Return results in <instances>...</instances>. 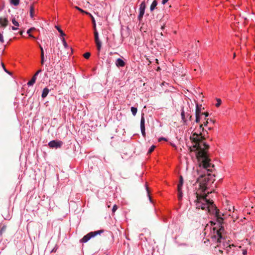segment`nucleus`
<instances>
[{"label":"nucleus","instance_id":"nucleus-48","mask_svg":"<svg viewBox=\"0 0 255 255\" xmlns=\"http://www.w3.org/2000/svg\"><path fill=\"white\" fill-rule=\"evenodd\" d=\"M247 254V251L245 250V251H243V255H246Z\"/></svg>","mask_w":255,"mask_h":255},{"label":"nucleus","instance_id":"nucleus-26","mask_svg":"<svg viewBox=\"0 0 255 255\" xmlns=\"http://www.w3.org/2000/svg\"><path fill=\"white\" fill-rule=\"evenodd\" d=\"M12 21V23H13V25H14L15 26H19V23L17 21H16L15 20V18H13L11 20Z\"/></svg>","mask_w":255,"mask_h":255},{"label":"nucleus","instance_id":"nucleus-4","mask_svg":"<svg viewBox=\"0 0 255 255\" xmlns=\"http://www.w3.org/2000/svg\"><path fill=\"white\" fill-rule=\"evenodd\" d=\"M199 133L194 132L192 133V135L190 137V139L192 141V142L194 143L193 146L189 147L190 151H194L198 149V147H199Z\"/></svg>","mask_w":255,"mask_h":255},{"label":"nucleus","instance_id":"nucleus-3","mask_svg":"<svg viewBox=\"0 0 255 255\" xmlns=\"http://www.w3.org/2000/svg\"><path fill=\"white\" fill-rule=\"evenodd\" d=\"M210 174H208L207 175H201L200 177L198 178L197 182L199 183V190L201 193H204L207 189V183L210 180Z\"/></svg>","mask_w":255,"mask_h":255},{"label":"nucleus","instance_id":"nucleus-29","mask_svg":"<svg viewBox=\"0 0 255 255\" xmlns=\"http://www.w3.org/2000/svg\"><path fill=\"white\" fill-rule=\"evenodd\" d=\"M196 116V120L195 122L197 123H199L200 121V115H198L197 114L195 115Z\"/></svg>","mask_w":255,"mask_h":255},{"label":"nucleus","instance_id":"nucleus-14","mask_svg":"<svg viewBox=\"0 0 255 255\" xmlns=\"http://www.w3.org/2000/svg\"><path fill=\"white\" fill-rule=\"evenodd\" d=\"M144 114H142L141 120H140V128H145V125H144Z\"/></svg>","mask_w":255,"mask_h":255},{"label":"nucleus","instance_id":"nucleus-47","mask_svg":"<svg viewBox=\"0 0 255 255\" xmlns=\"http://www.w3.org/2000/svg\"><path fill=\"white\" fill-rule=\"evenodd\" d=\"M162 140H166V139L165 138L162 137V138H160L159 139V141H161Z\"/></svg>","mask_w":255,"mask_h":255},{"label":"nucleus","instance_id":"nucleus-5","mask_svg":"<svg viewBox=\"0 0 255 255\" xmlns=\"http://www.w3.org/2000/svg\"><path fill=\"white\" fill-rule=\"evenodd\" d=\"M225 223L223 221V223L222 224H219V230H217L216 231V235H214L212 236V238L213 239H216L217 238V243H220L221 242V239L222 238V233L224 231V227L223 226V224H224Z\"/></svg>","mask_w":255,"mask_h":255},{"label":"nucleus","instance_id":"nucleus-16","mask_svg":"<svg viewBox=\"0 0 255 255\" xmlns=\"http://www.w3.org/2000/svg\"><path fill=\"white\" fill-rule=\"evenodd\" d=\"M202 113H201V108L199 106L198 104L196 105L195 115L197 114L198 115H201Z\"/></svg>","mask_w":255,"mask_h":255},{"label":"nucleus","instance_id":"nucleus-21","mask_svg":"<svg viewBox=\"0 0 255 255\" xmlns=\"http://www.w3.org/2000/svg\"><path fill=\"white\" fill-rule=\"evenodd\" d=\"M137 108H135V107H132L131 108V112H132V114L133 116H135L137 113Z\"/></svg>","mask_w":255,"mask_h":255},{"label":"nucleus","instance_id":"nucleus-41","mask_svg":"<svg viewBox=\"0 0 255 255\" xmlns=\"http://www.w3.org/2000/svg\"><path fill=\"white\" fill-rule=\"evenodd\" d=\"M202 115H205V116L206 117H207L208 116H209V113L208 112H205V113H202L201 114Z\"/></svg>","mask_w":255,"mask_h":255},{"label":"nucleus","instance_id":"nucleus-53","mask_svg":"<svg viewBox=\"0 0 255 255\" xmlns=\"http://www.w3.org/2000/svg\"><path fill=\"white\" fill-rule=\"evenodd\" d=\"M202 131L203 132H204V131H206V130H205V129H204V128H202Z\"/></svg>","mask_w":255,"mask_h":255},{"label":"nucleus","instance_id":"nucleus-57","mask_svg":"<svg viewBox=\"0 0 255 255\" xmlns=\"http://www.w3.org/2000/svg\"><path fill=\"white\" fill-rule=\"evenodd\" d=\"M160 70V67H158L157 70L158 71V70Z\"/></svg>","mask_w":255,"mask_h":255},{"label":"nucleus","instance_id":"nucleus-61","mask_svg":"<svg viewBox=\"0 0 255 255\" xmlns=\"http://www.w3.org/2000/svg\"><path fill=\"white\" fill-rule=\"evenodd\" d=\"M20 34L21 35H22V31H21V32H20Z\"/></svg>","mask_w":255,"mask_h":255},{"label":"nucleus","instance_id":"nucleus-20","mask_svg":"<svg viewBox=\"0 0 255 255\" xmlns=\"http://www.w3.org/2000/svg\"><path fill=\"white\" fill-rule=\"evenodd\" d=\"M55 27L57 29L59 32L61 36H63L65 35V34L63 33V31L59 28L58 26L55 25Z\"/></svg>","mask_w":255,"mask_h":255},{"label":"nucleus","instance_id":"nucleus-22","mask_svg":"<svg viewBox=\"0 0 255 255\" xmlns=\"http://www.w3.org/2000/svg\"><path fill=\"white\" fill-rule=\"evenodd\" d=\"M10 2L11 4L16 6L19 4V0H11Z\"/></svg>","mask_w":255,"mask_h":255},{"label":"nucleus","instance_id":"nucleus-45","mask_svg":"<svg viewBox=\"0 0 255 255\" xmlns=\"http://www.w3.org/2000/svg\"><path fill=\"white\" fill-rule=\"evenodd\" d=\"M168 1V0H162V3L163 4H165L167 1Z\"/></svg>","mask_w":255,"mask_h":255},{"label":"nucleus","instance_id":"nucleus-13","mask_svg":"<svg viewBox=\"0 0 255 255\" xmlns=\"http://www.w3.org/2000/svg\"><path fill=\"white\" fill-rule=\"evenodd\" d=\"M157 5V1L156 0H153L150 6V10L152 11L156 7Z\"/></svg>","mask_w":255,"mask_h":255},{"label":"nucleus","instance_id":"nucleus-8","mask_svg":"<svg viewBox=\"0 0 255 255\" xmlns=\"http://www.w3.org/2000/svg\"><path fill=\"white\" fill-rule=\"evenodd\" d=\"M146 7V4L145 1H142L139 5V13L138 16V19L141 20L144 14V11Z\"/></svg>","mask_w":255,"mask_h":255},{"label":"nucleus","instance_id":"nucleus-34","mask_svg":"<svg viewBox=\"0 0 255 255\" xmlns=\"http://www.w3.org/2000/svg\"><path fill=\"white\" fill-rule=\"evenodd\" d=\"M140 129H141V133H142V135L144 137L145 136V128H140Z\"/></svg>","mask_w":255,"mask_h":255},{"label":"nucleus","instance_id":"nucleus-36","mask_svg":"<svg viewBox=\"0 0 255 255\" xmlns=\"http://www.w3.org/2000/svg\"><path fill=\"white\" fill-rule=\"evenodd\" d=\"M62 42H63V44L64 46V47L65 48L68 47V45H67V43H66V41H65L64 38L62 39Z\"/></svg>","mask_w":255,"mask_h":255},{"label":"nucleus","instance_id":"nucleus-56","mask_svg":"<svg viewBox=\"0 0 255 255\" xmlns=\"http://www.w3.org/2000/svg\"><path fill=\"white\" fill-rule=\"evenodd\" d=\"M156 62L157 63H158V59H156Z\"/></svg>","mask_w":255,"mask_h":255},{"label":"nucleus","instance_id":"nucleus-51","mask_svg":"<svg viewBox=\"0 0 255 255\" xmlns=\"http://www.w3.org/2000/svg\"><path fill=\"white\" fill-rule=\"evenodd\" d=\"M164 27H165V25H163L161 26V29L162 30H163V29H164Z\"/></svg>","mask_w":255,"mask_h":255},{"label":"nucleus","instance_id":"nucleus-31","mask_svg":"<svg viewBox=\"0 0 255 255\" xmlns=\"http://www.w3.org/2000/svg\"><path fill=\"white\" fill-rule=\"evenodd\" d=\"M76 8L79 11H80V12H83V13H86V14H88L89 15L90 14V13L88 12H86V11H84L83 9H82L81 8L77 7V6H76Z\"/></svg>","mask_w":255,"mask_h":255},{"label":"nucleus","instance_id":"nucleus-64","mask_svg":"<svg viewBox=\"0 0 255 255\" xmlns=\"http://www.w3.org/2000/svg\"><path fill=\"white\" fill-rule=\"evenodd\" d=\"M215 230H216V229H215V228H214V232H215Z\"/></svg>","mask_w":255,"mask_h":255},{"label":"nucleus","instance_id":"nucleus-43","mask_svg":"<svg viewBox=\"0 0 255 255\" xmlns=\"http://www.w3.org/2000/svg\"><path fill=\"white\" fill-rule=\"evenodd\" d=\"M187 117L189 118L190 121L192 120V116L190 114H187Z\"/></svg>","mask_w":255,"mask_h":255},{"label":"nucleus","instance_id":"nucleus-9","mask_svg":"<svg viewBox=\"0 0 255 255\" xmlns=\"http://www.w3.org/2000/svg\"><path fill=\"white\" fill-rule=\"evenodd\" d=\"M8 19L7 17L4 16L0 17V25L2 27H5L8 24Z\"/></svg>","mask_w":255,"mask_h":255},{"label":"nucleus","instance_id":"nucleus-49","mask_svg":"<svg viewBox=\"0 0 255 255\" xmlns=\"http://www.w3.org/2000/svg\"><path fill=\"white\" fill-rule=\"evenodd\" d=\"M40 71H41L40 70L38 71H37V72L34 74V75H35V76H36Z\"/></svg>","mask_w":255,"mask_h":255},{"label":"nucleus","instance_id":"nucleus-46","mask_svg":"<svg viewBox=\"0 0 255 255\" xmlns=\"http://www.w3.org/2000/svg\"><path fill=\"white\" fill-rule=\"evenodd\" d=\"M35 75H33V84L35 83Z\"/></svg>","mask_w":255,"mask_h":255},{"label":"nucleus","instance_id":"nucleus-2","mask_svg":"<svg viewBox=\"0 0 255 255\" xmlns=\"http://www.w3.org/2000/svg\"><path fill=\"white\" fill-rule=\"evenodd\" d=\"M209 144L203 142L201 144V148L197 149L195 151H197L196 157L200 166L203 167L208 171L212 172L214 169L215 166L210 162L211 159L207 153V150L209 148Z\"/></svg>","mask_w":255,"mask_h":255},{"label":"nucleus","instance_id":"nucleus-38","mask_svg":"<svg viewBox=\"0 0 255 255\" xmlns=\"http://www.w3.org/2000/svg\"><path fill=\"white\" fill-rule=\"evenodd\" d=\"M183 184H180V183L178 184V191L182 190Z\"/></svg>","mask_w":255,"mask_h":255},{"label":"nucleus","instance_id":"nucleus-59","mask_svg":"<svg viewBox=\"0 0 255 255\" xmlns=\"http://www.w3.org/2000/svg\"><path fill=\"white\" fill-rule=\"evenodd\" d=\"M208 129H209V130H211V129H212V128H208Z\"/></svg>","mask_w":255,"mask_h":255},{"label":"nucleus","instance_id":"nucleus-39","mask_svg":"<svg viewBox=\"0 0 255 255\" xmlns=\"http://www.w3.org/2000/svg\"><path fill=\"white\" fill-rule=\"evenodd\" d=\"M118 209V207L116 205H115L113 207V209H112V211L113 212H115Z\"/></svg>","mask_w":255,"mask_h":255},{"label":"nucleus","instance_id":"nucleus-63","mask_svg":"<svg viewBox=\"0 0 255 255\" xmlns=\"http://www.w3.org/2000/svg\"><path fill=\"white\" fill-rule=\"evenodd\" d=\"M110 54L112 55V54H113V53L111 52L110 53Z\"/></svg>","mask_w":255,"mask_h":255},{"label":"nucleus","instance_id":"nucleus-50","mask_svg":"<svg viewBox=\"0 0 255 255\" xmlns=\"http://www.w3.org/2000/svg\"><path fill=\"white\" fill-rule=\"evenodd\" d=\"M11 28L13 30H16L17 29V28H16V27H15L14 26H12Z\"/></svg>","mask_w":255,"mask_h":255},{"label":"nucleus","instance_id":"nucleus-18","mask_svg":"<svg viewBox=\"0 0 255 255\" xmlns=\"http://www.w3.org/2000/svg\"><path fill=\"white\" fill-rule=\"evenodd\" d=\"M181 117H182V119L183 121V123L184 124H185L187 122V120L185 118V114L184 113V111L183 110L182 111V112H181Z\"/></svg>","mask_w":255,"mask_h":255},{"label":"nucleus","instance_id":"nucleus-42","mask_svg":"<svg viewBox=\"0 0 255 255\" xmlns=\"http://www.w3.org/2000/svg\"><path fill=\"white\" fill-rule=\"evenodd\" d=\"M146 191H147V193L148 195L149 196V189L147 187V186H146ZM149 199L151 200V198H150V196H149Z\"/></svg>","mask_w":255,"mask_h":255},{"label":"nucleus","instance_id":"nucleus-58","mask_svg":"<svg viewBox=\"0 0 255 255\" xmlns=\"http://www.w3.org/2000/svg\"><path fill=\"white\" fill-rule=\"evenodd\" d=\"M211 223L212 224L215 225V223H213V222H211Z\"/></svg>","mask_w":255,"mask_h":255},{"label":"nucleus","instance_id":"nucleus-15","mask_svg":"<svg viewBox=\"0 0 255 255\" xmlns=\"http://www.w3.org/2000/svg\"><path fill=\"white\" fill-rule=\"evenodd\" d=\"M48 92H49V90H48V89H47V88H44V89L43 90V91H42V93L41 97H42L43 98H45V97L47 96V95H48Z\"/></svg>","mask_w":255,"mask_h":255},{"label":"nucleus","instance_id":"nucleus-23","mask_svg":"<svg viewBox=\"0 0 255 255\" xmlns=\"http://www.w3.org/2000/svg\"><path fill=\"white\" fill-rule=\"evenodd\" d=\"M178 198L179 200H181L183 197V193L182 190L178 191Z\"/></svg>","mask_w":255,"mask_h":255},{"label":"nucleus","instance_id":"nucleus-40","mask_svg":"<svg viewBox=\"0 0 255 255\" xmlns=\"http://www.w3.org/2000/svg\"><path fill=\"white\" fill-rule=\"evenodd\" d=\"M29 15L32 17V5L29 6Z\"/></svg>","mask_w":255,"mask_h":255},{"label":"nucleus","instance_id":"nucleus-6","mask_svg":"<svg viewBox=\"0 0 255 255\" xmlns=\"http://www.w3.org/2000/svg\"><path fill=\"white\" fill-rule=\"evenodd\" d=\"M104 232L103 230H99L95 232H91L84 236L83 238L80 240L81 243L87 242L91 238L95 237V236L100 234L101 233Z\"/></svg>","mask_w":255,"mask_h":255},{"label":"nucleus","instance_id":"nucleus-30","mask_svg":"<svg viewBox=\"0 0 255 255\" xmlns=\"http://www.w3.org/2000/svg\"><path fill=\"white\" fill-rule=\"evenodd\" d=\"M217 103L216 104V106L217 107H219L222 103V101L220 99H217Z\"/></svg>","mask_w":255,"mask_h":255},{"label":"nucleus","instance_id":"nucleus-52","mask_svg":"<svg viewBox=\"0 0 255 255\" xmlns=\"http://www.w3.org/2000/svg\"><path fill=\"white\" fill-rule=\"evenodd\" d=\"M203 124H201V125H200V127H199L200 128L202 129V128H203Z\"/></svg>","mask_w":255,"mask_h":255},{"label":"nucleus","instance_id":"nucleus-33","mask_svg":"<svg viewBox=\"0 0 255 255\" xmlns=\"http://www.w3.org/2000/svg\"><path fill=\"white\" fill-rule=\"evenodd\" d=\"M0 42L1 43L4 42V38H3V35L0 33Z\"/></svg>","mask_w":255,"mask_h":255},{"label":"nucleus","instance_id":"nucleus-27","mask_svg":"<svg viewBox=\"0 0 255 255\" xmlns=\"http://www.w3.org/2000/svg\"><path fill=\"white\" fill-rule=\"evenodd\" d=\"M40 49H41V63H42L43 62L44 53H43V50L41 47H40Z\"/></svg>","mask_w":255,"mask_h":255},{"label":"nucleus","instance_id":"nucleus-17","mask_svg":"<svg viewBox=\"0 0 255 255\" xmlns=\"http://www.w3.org/2000/svg\"><path fill=\"white\" fill-rule=\"evenodd\" d=\"M205 120L206 121L205 122H204V124H203L204 126H207V125L209 123V121H210L211 122H212L213 124H214L215 123V121L214 120H212L211 119H209L205 118Z\"/></svg>","mask_w":255,"mask_h":255},{"label":"nucleus","instance_id":"nucleus-35","mask_svg":"<svg viewBox=\"0 0 255 255\" xmlns=\"http://www.w3.org/2000/svg\"><path fill=\"white\" fill-rule=\"evenodd\" d=\"M31 32H32V28H29L27 31V33L29 34V37H32Z\"/></svg>","mask_w":255,"mask_h":255},{"label":"nucleus","instance_id":"nucleus-11","mask_svg":"<svg viewBox=\"0 0 255 255\" xmlns=\"http://www.w3.org/2000/svg\"><path fill=\"white\" fill-rule=\"evenodd\" d=\"M200 136L199 137V147H198V149L201 148V144H202L203 142V141L206 139V136L205 134H203L202 132H200L199 133Z\"/></svg>","mask_w":255,"mask_h":255},{"label":"nucleus","instance_id":"nucleus-12","mask_svg":"<svg viewBox=\"0 0 255 255\" xmlns=\"http://www.w3.org/2000/svg\"><path fill=\"white\" fill-rule=\"evenodd\" d=\"M115 64H116V65L118 67H123L126 65V63L124 62V61L121 58H118L116 61Z\"/></svg>","mask_w":255,"mask_h":255},{"label":"nucleus","instance_id":"nucleus-25","mask_svg":"<svg viewBox=\"0 0 255 255\" xmlns=\"http://www.w3.org/2000/svg\"><path fill=\"white\" fill-rule=\"evenodd\" d=\"M6 227L5 226H3L1 227L0 230V236H1L3 233L6 230Z\"/></svg>","mask_w":255,"mask_h":255},{"label":"nucleus","instance_id":"nucleus-1","mask_svg":"<svg viewBox=\"0 0 255 255\" xmlns=\"http://www.w3.org/2000/svg\"><path fill=\"white\" fill-rule=\"evenodd\" d=\"M212 192H208L207 194H203L199 195L196 193L197 199L195 201L196 207L197 209H201L203 210H207L208 212L211 214L215 215L217 218V221L219 224L223 223L225 220L224 214H221L219 210L217 209L216 205L212 200L207 199L208 194Z\"/></svg>","mask_w":255,"mask_h":255},{"label":"nucleus","instance_id":"nucleus-62","mask_svg":"<svg viewBox=\"0 0 255 255\" xmlns=\"http://www.w3.org/2000/svg\"><path fill=\"white\" fill-rule=\"evenodd\" d=\"M205 131L206 132H205V134H208V132L206 130Z\"/></svg>","mask_w":255,"mask_h":255},{"label":"nucleus","instance_id":"nucleus-24","mask_svg":"<svg viewBox=\"0 0 255 255\" xmlns=\"http://www.w3.org/2000/svg\"><path fill=\"white\" fill-rule=\"evenodd\" d=\"M155 148V145H152L150 148L149 149L148 151V152H147V154H150L151 152H153V151L154 150Z\"/></svg>","mask_w":255,"mask_h":255},{"label":"nucleus","instance_id":"nucleus-60","mask_svg":"<svg viewBox=\"0 0 255 255\" xmlns=\"http://www.w3.org/2000/svg\"><path fill=\"white\" fill-rule=\"evenodd\" d=\"M235 56H236V54H235V53H234V57L235 58Z\"/></svg>","mask_w":255,"mask_h":255},{"label":"nucleus","instance_id":"nucleus-32","mask_svg":"<svg viewBox=\"0 0 255 255\" xmlns=\"http://www.w3.org/2000/svg\"><path fill=\"white\" fill-rule=\"evenodd\" d=\"M1 65L3 70H4V71H5L6 73H8L9 74H10V73L8 71H7L6 70V69L5 68V67L4 66L3 63L1 62Z\"/></svg>","mask_w":255,"mask_h":255},{"label":"nucleus","instance_id":"nucleus-44","mask_svg":"<svg viewBox=\"0 0 255 255\" xmlns=\"http://www.w3.org/2000/svg\"><path fill=\"white\" fill-rule=\"evenodd\" d=\"M27 85L29 86L32 85V79H31L27 83Z\"/></svg>","mask_w":255,"mask_h":255},{"label":"nucleus","instance_id":"nucleus-37","mask_svg":"<svg viewBox=\"0 0 255 255\" xmlns=\"http://www.w3.org/2000/svg\"><path fill=\"white\" fill-rule=\"evenodd\" d=\"M179 183H180V184H183V178L182 176H180V177H179Z\"/></svg>","mask_w":255,"mask_h":255},{"label":"nucleus","instance_id":"nucleus-19","mask_svg":"<svg viewBox=\"0 0 255 255\" xmlns=\"http://www.w3.org/2000/svg\"><path fill=\"white\" fill-rule=\"evenodd\" d=\"M89 15H90V16L91 18V19H92V23L93 24V27H94V30L96 29V21H95L94 17L93 16V15L91 13H90Z\"/></svg>","mask_w":255,"mask_h":255},{"label":"nucleus","instance_id":"nucleus-7","mask_svg":"<svg viewBox=\"0 0 255 255\" xmlns=\"http://www.w3.org/2000/svg\"><path fill=\"white\" fill-rule=\"evenodd\" d=\"M94 39H95V42L97 46V50L98 51V54H99V52L101 50V47H102V42L99 39V34L98 31H97V29L94 30Z\"/></svg>","mask_w":255,"mask_h":255},{"label":"nucleus","instance_id":"nucleus-54","mask_svg":"<svg viewBox=\"0 0 255 255\" xmlns=\"http://www.w3.org/2000/svg\"><path fill=\"white\" fill-rule=\"evenodd\" d=\"M159 34H160L161 36H162V35H163V33H162V32H160V33H159Z\"/></svg>","mask_w":255,"mask_h":255},{"label":"nucleus","instance_id":"nucleus-10","mask_svg":"<svg viewBox=\"0 0 255 255\" xmlns=\"http://www.w3.org/2000/svg\"><path fill=\"white\" fill-rule=\"evenodd\" d=\"M48 145L50 147H52V148H54V147L58 148V147H60V146L61 145V142L52 140V141H51L50 142H49V143H48Z\"/></svg>","mask_w":255,"mask_h":255},{"label":"nucleus","instance_id":"nucleus-55","mask_svg":"<svg viewBox=\"0 0 255 255\" xmlns=\"http://www.w3.org/2000/svg\"><path fill=\"white\" fill-rule=\"evenodd\" d=\"M32 14H33V17L34 16V9H33V13H32Z\"/></svg>","mask_w":255,"mask_h":255},{"label":"nucleus","instance_id":"nucleus-28","mask_svg":"<svg viewBox=\"0 0 255 255\" xmlns=\"http://www.w3.org/2000/svg\"><path fill=\"white\" fill-rule=\"evenodd\" d=\"M91 55V54L90 52H86L83 54V56L86 59H88Z\"/></svg>","mask_w":255,"mask_h":255}]
</instances>
